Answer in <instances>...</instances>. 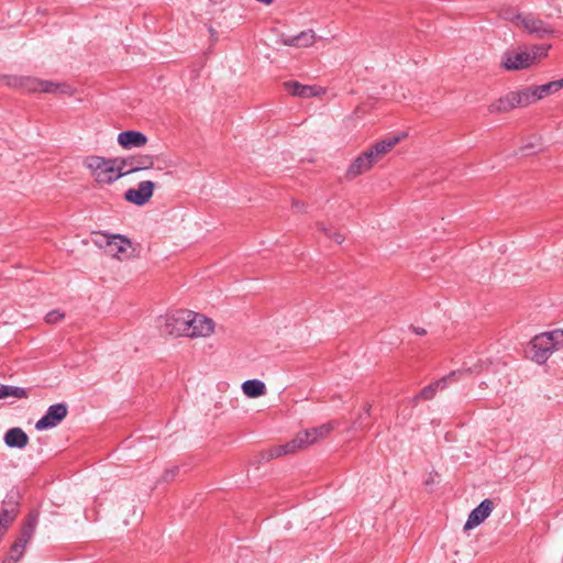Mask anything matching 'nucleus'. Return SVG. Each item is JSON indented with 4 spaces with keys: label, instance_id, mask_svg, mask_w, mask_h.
Listing matches in <instances>:
<instances>
[{
    "label": "nucleus",
    "instance_id": "nucleus-1",
    "mask_svg": "<svg viewBox=\"0 0 563 563\" xmlns=\"http://www.w3.org/2000/svg\"><path fill=\"white\" fill-rule=\"evenodd\" d=\"M84 164L98 184H112L125 176V173L121 169L118 157L104 158L102 156L91 155L86 157Z\"/></svg>",
    "mask_w": 563,
    "mask_h": 563
},
{
    "label": "nucleus",
    "instance_id": "nucleus-2",
    "mask_svg": "<svg viewBox=\"0 0 563 563\" xmlns=\"http://www.w3.org/2000/svg\"><path fill=\"white\" fill-rule=\"evenodd\" d=\"M531 358L538 364L548 361L554 350L563 346V330L558 329L536 335L530 342Z\"/></svg>",
    "mask_w": 563,
    "mask_h": 563
},
{
    "label": "nucleus",
    "instance_id": "nucleus-3",
    "mask_svg": "<svg viewBox=\"0 0 563 563\" xmlns=\"http://www.w3.org/2000/svg\"><path fill=\"white\" fill-rule=\"evenodd\" d=\"M14 88H21L26 92H45L54 95H71L73 88L66 82L42 80L35 77H11L7 82Z\"/></svg>",
    "mask_w": 563,
    "mask_h": 563
},
{
    "label": "nucleus",
    "instance_id": "nucleus-4",
    "mask_svg": "<svg viewBox=\"0 0 563 563\" xmlns=\"http://www.w3.org/2000/svg\"><path fill=\"white\" fill-rule=\"evenodd\" d=\"M121 169L125 175L156 168L163 170L173 166V163L159 155H134L128 157H118Z\"/></svg>",
    "mask_w": 563,
    "mask_h": 563
},
{
    "label": "nucleus",
    "instance_id": "nucleus-5",
    "mask_svg": "<svg viewBox=\"0 0 563 563\" xmlns=\"http://www.w3.org/2000/svg\"><path fill=\"white\" fill-rule=\"evenodd\" d=\"M190 311L178 310L159 318L158 328L163 335H186Z\"/></svg>",
    "mask_w": 563,
    "mask_h": 563
},
{
    "label": "nucleus",
    "instance_id": "nucleus-6",
    "mask_svg": "<svg viewBox=\"0 0 563 563\" xmlns=\"http://www.w3.org/2000/svg\"><path fill=\"white\" fill-rule=\"evenodd\" d=\"M527 106H529V97L528 93H526L525 89H522L519 91H510L507 95L498 98L488 106L487 111L489 114L505 113L511 111L517 107Z\"/></svg>",
    "mask_w": 563,
    "mask_h": 563
},
{
    "label": "nucleus",
    "instance_id": "nucleus-7",
    "mask_svg": "<svg viewBox=\"0 0 563 563\" xmlns=\"http://www.w3.org/2000/svg\"><path fill=\"white\" fill-rule=\"evenodd\" d=\"M537 60V53L528 51H506L501 56L500 66L509 71L530 67Z\"/></svg>",
    "mask_w": 563,
    "mask_h": 563
},
{
    "label": "nucleus",
    "instance_id": "nucleus-8",
    "mask_svg": "<svg viewBox=\"0 0 563 563\" xmlns=\"http://www.w3.org/2000/svg\"><path fill=\"white\" fill-rule=\"evenodd\" d=\"M68 413V407L65 402H58L48 407L45 415L36 421L35 429L38 431L57 427Z\"/></svg>",
    "mask_w": 563,
    "mask_h": 563
},
{
    "label": "nucleus",
    "instance_id": "nucleus-9",
    "mask_svg": "<svg viewBox=\"0 0 563 563\" xmlns=\"http://www.w3.org/2000/svg\"><path fill=\"white\" fill-rule=\"evenodd\" d=\"M38 521V515L36 512H31L24 523L22 525L20 537L19 539L13 543V551L19 550V554L16 556H12L13 562H18L24 552V549L27 544V542L32 539L35 528Z\"/></svg>",
    "mask_w": 563,
    "mask_h": 563
},
{
    "label": "nucleus",
    "instance_id": "nucleus-10",
    "mask_svg": "<svg viewBox=\"0 0 563 563\" xmlns=\"http://www.w3.org/2000/svg\"><path fill=\"white\" fill-rule=\"evenodd\" d=\"M154 189L155 183L152 180H142L136 188H129L124 192V199L130 203L142 207L151 200Z\"/></svg>",
    "mask_w": 563,
    "mask_h": 563
},
{
    "label": "nucleus",
    "instance_id": "nucleus-11",
    "mask_svg": "<svg viewBox=\"0 0 563 563\" xmlns=\"http://www.w3.org/2000/svg\"><path fill=\"white\" fill-rule=\"evenodd\" d=\"M188 331L186 332V336L198 338V336H208L214 330V322L212 319L207 318L203 314L195 313L190 311L189 322H188Z\"/></svg>",
    "mask_w": 563,
    "mask_h": 563
},
{
    "label": "nucleus",
    "instance_id": "nucleus-12",
    "mask_svg": "<svg viewBox=\"0 0 563 563\" xmlns=\"http://www.w3.org/2000/svg\"><path fill=\"white\" fill-rule=\"evenodd\" d=\"M106 240V252L109 253L112 256L118 257L119 260L128 258L129 250L131 249V241L121 235V234H114V235H102Z\"/></svg>",
    "mask_w": 563,
    "mask_h": 563
},
{
    "label": "nucleus",
    "instance_id": "nucleus-13",
    "mask_svg": "<svg viewBox=\"0 0 563 563\" xmlns=\"http://www.w3.org/2000/svg\"><path fill=\"white\" fill-rule=\"evenodd\" d=\"M462 373L463 371H453L441 379L426 386L418 395L412 398V404L417 405L420 399H432L435 396L438 389H444L450 380L455 379L457 376L462 375Z\"/></svg>",
    "mask_w": 563,
    "mask_h": 563
},
{
    "label": "nucleus",
    "instance_id": "nucleus-14",
    "mask_svg": "<svg viewBox=\"0 0 563 563\" xmlns=\"http://www.w3.org/2000/svg\"><path fill=\"white\" fill-rule=\"evenodd\" d=\"M494 509V503L490 499H484L476 508H474L464 525V530H471L489 517Z\"/></svg>",
    "mask_w": 563,
    "mask_h": 563
},
{
    "label": "nucleus",
    "instance_id": "nucleus-15",
    "mask_svg": "<svg viewBox=\"0 0 563 563\" xmlns=\"http://www.w3.org/2000/svg\"><path fill=\"white\" fill-rule=\"evenodd\" d=\"M519 26L540 38L553 33L549 24L531 14L523 15Z\"/></svg>",
    "mask_w": 563,
    "mask_h": 563
},
{
    "label": "nucleus",
    "instance_id": "nucleus-16",
    "mask_svg": "<svg viewBox=\"0 0 563 563\" xmlns=\"http://www.w3.org/2000/svg\"><path fill=\"white\" fill-rule=\"evenodd\" d=\"M146 142L147 137L139 131H124L118 135V143L123 148L142 147Z\"/></svg>",
    "mask_w": 563,
    "mask_h": 563
},
{
    "label": "nucleus",
    "instance_id": "nucleus-17",
    "mask_svg": "<svg viewBox=\"0 0 563 563\" xmlns=\"http://www.w3.org/2000/svg\"><path fill=\"white\" fill-rule=\"evenodd\" d=\"M314 32L306 30L295 36H283L280 41L286 46L309 47L314 43Z\"/></svg>",
    "mask_w": 563,
    "mask_h": 563
},
{
    "label": "nucleus",
    "instance_id": "nucleus-18",
    "mask_svg": "<svg viewBox=\"0 0 563 563\" xmlns=\"http://www.w3.org/2000/svg\"><path fill=\"white\" fill-rule=\"evenodd\" d=\"M285 88L292 96L300 98L313 97L319 95L321 91V88L318 86L301 85L298 81H287L285 82Z\"/></svg>",
    "mask_w": 563,
    "mask_h": 563
},
{
    "label": "nucleus",
    "instance_id": "nucleus-19",
    "mask_svg": "<svg viewBox=\"0 0 563 563\" xmlns=\"http://www.w3.org/2000/svg\"><path fill=\"white\" fill-rule=\"evenodd\" d=\"M525 91L528 93L529 104H531L551 93L559 91V88L554 80L541 86L526 88Z\"/></svg>",
    "mask_w": 563,
    "mask_h": 563
},
{
    "label": "nucleus",
    "instance_id": "nucleus-20",
    "mask_svg": "<svg viewBox=\"0 0 563 563\" xmlns=\"http://www.w3.org/2000/svg\"><path fill=\"white\" fill-rule=\"evenodd\" d=\"M4 443L9 448L23 449L29 443L27 434L21 428H11L4 434Z\"/></svg>",
    "mask_w": 563,
    "mask_h": 563
},
{
    "label": "nucleus",
    "instance_id": "nucleus-21",
    "mask_svg": "<svg viewBox=\"0 0 563 563\" xmlns=\"http://www.w3.org/2000/svg\"><path fill=\"white\" fill-rule=\"evenodd\" d=\"M333 427L331 423H324L320 427L312 428L310 430H306L303 432H299L300 435H302V441L305 443V446H309L317 442L319 439L324 438L332 431Z\"/></svg>",
    "mask_w": 563,
    "mask_h": 563
},
{
    "label": "nucleus",
    "instance_id": "nucleus-22",
    "mask_svg": "<svg viewBox=\"0 0 563 563\" xmlns=\"http://www.w3.org/2000/svg\"><path fill=\"white\" fill-rule=\"evenodd\" d=\"M406 136L407 133H401L398 135H390L379 142H376L373 145L375 147L376 154H378L380 158H383Z\"/></svg>",
    "mask_w": 563,
    "mask_h": 563
},
{
    "label": "nucleus",
    "instance_id": "nucleus-23",
    "mask_svg": "<svg viewBox=\"0 0 563 563\" xmlns=\"http://www.w3.org/2000/svg\"><path fill=\"white\" fill-rule=\"evenodd\" d=\"M372 164L369 159L362 153L360 156H357L352 164L349 166L346 175L349 177H356L361 174L366 173L372 168Z\"/></svg>",
    "mask_w": 563,
    "mask_h": 563
},
{
    "label": "nucleus",
    "instance_id": "nucleus-24",
    "mask_svg": "<svg viewBox=\"0 0 563 563\" xmlns=\"http://www.w3.org/2000/svg\"><path fill=\"white\" fill-rule=\"evenodd\" d=\"M242 390L247 397L257 398L266 393V386L260 379H249L242 384Z\"/></svg>",
    "mask_w": 563,
    "mask_h": 563
},
{
    "label": "nucleus",
    "instance_id": "nucleus-25",
    "mask_svg": "<svg viewBox=\"0 0 563 563\" xmlns=\"http://www.w3.org/2000/svg\"><path fill=\"white\" fill-rule=\"evenodd\" d=\"M9 396L15 397V398H26L27 391L24 388L21 387H14V386H7L0 384V399L7 398Z\"/></svg>",
    "mask_w": 563,
    "mask_h": 563
},
{
    "label": "nucleus",
    "instance_id": "nucleus-26",
    "mask_svg": "<svg viewBox=\"0 0 563 563\" xmlns=\"http://www.w3.org/2000/svg\"><path fill=\"white\" fill-rule=\"evenodd\" d=\"M371 417V405H366L364 407L363 412H361L357 418L352 423L353 430H366L368 429V419Z\"/></svg>",
    "mask_w": 563,
    "mask_h": 563
},
{
    "label": "nucleus",
    "instance_id": "nucleus-27",
    "mask_svg": "<svg viewBox=\"0 0 563 563\" xmlns=\"http://www.w3.org/2000/svg\"><path fill=\"white\" fill-rule=\"evenodd\" d=\"M16 514L9 508H2L0 510V528L7 531L10 525L15 520Z\"/></svg>",
    "mask_w": 563,
    "mask_h": 563
},
{
    "label": "nucleus",
    "instance_id": "nucleus-28",
    "mask_svg": "<svg viewBox=\"0 0 563 563\" xmlns=\"http://www.w3.org/2000/svg\"><path fill=\"white\" fill-rule=\"evenodd\" d=\"M301 438L302 435L298 433L295 439L283 444L285 454L295 453L297 450L306 448Z\"/></svg>",
    "mask_w": 563,
    "mask_h": 563
},
{
    "label": "nucleus",
    "instance_id": "nucleus-29",
    "mask_svg": "<svg viewBox=\"0 0 563 563\" xmlns=\"http://www.w3.org/2000/svg\"><path fill=\"white\" fill-rule=\"evenodd\" d=\"M500 16L504 19V20H507L509 22H512L515 23L516 25L519 26L520 22H521V19H522V14L521 13H518L515 9L512 8H506V9H503L500 11Z\"/></svg>",
    "mask_w": 563,
    "mask_h": 563
},
{
    "label": "nucleus",
    "instance_id": "nucleus-30",
    "mask_svg": "<svg viewBox=\"0 0 563 563\" xmlns=\"http://www.w3.org/2000/svg\"><path fill=\"white\" fill-rule=\"evenodd\" d=\"M4 507L13 510L18 515L19 512V494L18 493H10L7 495L5 499L3 500Z\"/></svg>",
    "mask_w": 563,
    "mask_h": 563
},
{
    "label": "nucleus",
    "instance_id": "nucleus-31",
    "mask_svg": "<svg viewBox=\"0 0 563 563\" xmlns=\"http://www.w3.org/2000/svg\"><path fill=\"white\" fill-rule=\"evenodd\" d=\"M64 313L59 310H53L45 316V321L49 324L57 323L64 318Z\"/></svg>",
    "mask_w": 563,
    "mask_h": 563
},
{
    "label": "nucleus",
    "instance_id": "nucleus-32",
    "mask_svg": "<svg viewBox=\"0 0 563 563\" xmlns=\"http://www.w3.org/2000/svg\"><path fill=\"white\" fill-rule=\"evenodd\" d=\"M364 155L369 159L372 166L378 163L382 158L378 154H376L375 147L371 146L367 151L364 152Z\"/></svg>",
    "mask_w": 563,
    "mask_h": 563
},
{
    "label": "nucleus",
    "instance_id": "nucleus-33",
    "mask_svg": "<svg viewBox=\"0 0 563 563\" xmlns=\"http://www.w3.org/2000/svg\"><path fill=\"white\" fill-rule=\"evenodd\" d=\"M549 48H550L549 45H534V46H532L531 51H529V52L537 53V59H538L539 57L547 56Z\"/></svg>",
    "mask_w": 563,
    "mask_h": 563
},
{
    "label": "nucleus",
    "instance_id": "nucleus-34",
    "mask_svg": "<svg viewBox=\"0 0 563 563\" xmlns=\"http://www.w3.org/2000/svg\"><path fill=\"white\" fill-rule=\"evenodd\" d=\"M282 455H285L283 445H277L267 451V457L268 459H276Z\"/></svg>",
    "mask_w": 563,
    "mask_h": 563
},
{
    "label": "nucleus",
    "instance_id": "nucleus-35",
    "mask_svg": "<svg viewBox=\"0 0 563 563\" xmlns=\"http://www.w3.org/2000/svg\"><path fill=\"white\" fill-rule=\"evenodd\" d=\"M178 473V467H172L169 470H166L165 473L162 476L163 482H170L175 478L176 474Z\"/></svg>",
    "mask_w": 563,
    "mask_h": 563
},
{
    "label": "nucleus",
    "instance_id": "nucleus-36",
    "mask_svg": "<svg viewBox=\"0 0 563 563\" xmlns=\"http://www.w3.org/2000/svg\"><path fill=\"white\" fill-rule=\"evenodd\" d=\"M328 238L332 239L338 244H341L345 240V236L340 232H330Z\"/></svg>",
    "mask_w": 563,
    "mask_h": 563
},
{
    "label": "nucleus",
    "instance_id": "nucleus-37",
    "mask_svg": "<svg viewBox=\"0 0 563 563\" xmlns=\"http://www.w3.org/2000/svg\"><path fill=\"white\" fill-rule=\"evenodd\" d=\"M292 208L298 212H305L306 206L303 202H300L298 200H292Z\"/></svg>",
    "mask_w": 563,
    "mask_h": 563
},
{
    "label": "nucleus",
    "instance_id": "nucleus-38",
    "mask_svg": "<svg viewBox=\"0 0 563 563\" xmlns=\"http://www.w3.org/2000/svg\"><path fill=\"white\" fill-rule=\"evenodd\" d=\"M483 365L484 364L481 362V363L476 364L474 367L467 368L466 371L470 373H477V372L482 371Z\"/></svg>",
    "mask_w": 563,
    "mask_h": 563
},
{
    "label": "nucleus",
    "instance_id": "nucleus-39",
    "mask_svg": "<svg viewBox=\"0 0 563 563\" xmlns=\"http://www.w3.org/2000/svg\"><path fill=\"white\" fill-rule=\"evenodd\" d=\"M317 228H318V230L323 232L327 236L331 232V230L329 228H327L323 223H317Z\"/></svg>",
    "mask_w": 563,
    "mask_h": 563
},
{
    "label": "nucleus",
    "instance_id": "nucleus-40",
    "mask_svg": "<svg viewBox=\"0 0 563 563\" xmlns=\"http://www.w3.org/2000/svg\"><path fill=\"white\" fill-rule=\"evenodd\" d=\"M435 483V478L432 474L429 475V478L426 481V485H431V484H434Z\"/></svg>",
    "mask_w": 563,
    "mask_h": 563
},
{
    "label": "nucleus",
    "instance_id": "nucleus-41",
    "mask_svg": "<svg viewBox=\"0 0 563 563\" xmlns=\"http://www.w3.org/2000/svg\"><path fill=\"white\" fill-rule=\"evenodd\" d=\"M413 331L419 335H423L427 333V331L422 328H413Z\"/></svg>",
    "mask_w": 563,
    "mask_h": 563
},
{
    "label": "nucleus",
    "instance_id": "nucleus-42",
    "mask_svg": "<svg viewBox=\"0 0 563 563\" xmlns=\"http://www.w3.org/2000/svg\"><path fill=\"white\" fill-rule=\"evenodd\" d=\"M18 554H19V550L18 551H13V545H12L11 550H10V554H9L10 560L13 561L12 556H16Z\"/></svg>",
    "mask_w": 563,
    "mask_h": 563
},
{
    "label": "nucleus",
    "instance_id": "nucleus-43",
    "mask_svg": "<svg viewBox=\"0 0 563 563\" xmlns=\"http://www.w3.org/2000/svg\"><path fill=\"white\" fill-rule=\"evenodd\" d=\"M555 82L558 85L559 90L563 88V78L559 79V80H555Z\"/></svg>",
    "mask_w": 563,
    "mask_h": 563
},
{
    "label": "nucleus",
    "instance_id": "nucleus-44",
    "mask_svg": "<svg viewBox=\"0 0 563 563\" xmlns=\"http://www.w3.org/2000/svg\"><path fill=\"white\" fill-rule=\"evenodd\" d=\"M534 146H536V145H534V144H532V143L527 144V145H525V147L522 148V151H526V150L532 148V147H534Z\"/></svg>",
    "mask_w": 563,
    "mask_h": 563
},
{
    "label": "nucleus",
    "instance_id": "nucleus-45",
    "mask_svg": "<svg viewBox=\"0 0 563 563\" xmlns=\"http://www.w3.org/2000/svg\"><path fill=\"white\" fill-rule=\"evenodd\" d=\"M3 563H16V562H13L12 560H10V556H8V558L3 561Z\"/></svg>",
    "mask_w": 563,
    "mask_h": 563
},
{
    "label": "nucleus",
    "instance_id": "nucleus-46",
    "mask_svg": "<svg viewBox=\"0 0 563 563\" xmlns=\"http://www.w3.org/2000/svg\"><path fill=\"white\" fill-rule=\"evenodd\" d=\"M4 531L0 528V540L2 539Z\"/></svg>",
    "mask_w": 563,
    "mask_h": 563
}]
</instances>
